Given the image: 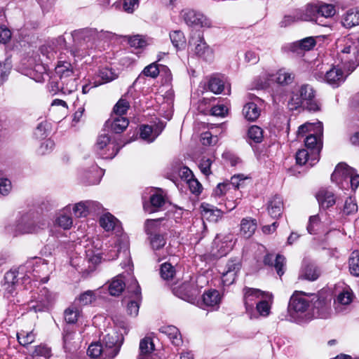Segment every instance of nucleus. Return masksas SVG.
Instances as JSON below:
<instances>
[{
  "mask_svg": "<svg viewBox=\"0 0 359 359\" xmlns=\"http://www.w3.org/2000/svg\"><path fill=\"white\" fill-rule=\"evenodd\" d=\"M291 109L303 108L309 111H320V104L316 98V90L309 84H302L292 93L288 102Z\"/></svg>",
  "mask_w": 359,
  "mask_h": 359,
  "instance_id": "obj_1",
  "label": "nucleus"
},
{
  "mask_svg": "<svg viewBox=\"0 0 359 359\" xmlns=\"http://www.w3.org/2000/svg\"><path fill=\"white\" fill-rule=\"evenodd\" d=\"M97 29L95 28L86 27L73 31L72 36L75 46L73 55L84 56L88 54L89 50L97 46Z\"/></svg>",
  "mask_w": 359,
  "mask_h": 359,
  "instance_id": "obj_2",
  "label": "nucleus"
},
{
  "mask_svg": "<svg viewBox=\"0 0 359 359\" xmlns=\"http://www.w3.org/2000/svg\"><path fill=\"white\" fill-rule=\"evenodd\" d=\"M331 180L337 184L341 189L349 187L355 191L359 186V175L355 170L344 163H339L331 175Z\"/></svg>",
  "mask_w": 359,
  "mask_h": 359,
  "instance_id": "obj_3",
  "label": "nucleus"
},
{
  "mask_svg": "<svg viewBox=\"0 0 359 359\" xmlns=\"http://www.w3.org/2000/svg\"><path fill=\"white\" fill-rule=\"evenodd\" d=\"M309 300L302 294H293L290 299L288 313L290 320L301 323L311 319V314L308 313Z\"/></svg>",
  "mask_w": 359,
  "mask_h": 359,
  "instance_id": "obj_4",
  "label": "nucleus"
},
{
  "mask_svg": "<svg viewBox=\"0 0 359 359\" xmlns=\"http://www.w3.org/2000/svg\"><path fill=\"white\" fill-rule=\"evenodd\" d=\"M114 327L103 337L102 340L104 341H110L114 344V346H118V349L124 341V334H127L129 331L128 323L125 318L122 316H115L112 318Z\"/></svg>",
  "mask_w": 359,
  "mask_h": 359,
  "instance_id": "obj_5",
  "label": "nucleus"
},
{
  "mask_svg": "<svg viewBox=\"0 0 359 359\" xmlns=\"http://www.w3.org/2000/svg\"><path fill=\"white\" fill-rule=\"evenodd\" d=\"M55 302V295L46 287H43L32 297L28 303V309L35 313L48 311Z\"/></svg>",
  "mask_w": 359,
  "mask_h": 359,
  "instance_id": "obj_6",
  "label": "nucleus"
},
{
  "mask_svg": "<svg viewBox=\"0 0 359 359\" xmlns=\"http://www.w3.org/2000/svg\"><path fill=\"white\" fill-rule=\"evenodd\" d=\"M127 291L130 295L125 297L123 302L126 304L128 314L135 317L138 314L140 304L142 301L141 289L137 280L131 279L130 285L127 287Z\"/></svg>",
  "mask_w": 359,
  "mask_h": 359,
  "instance_id": "obj_7",
  "label": "nucleus"
},
{
  "mask_svg": "<svg viewBox=\"0 0 359 359\" xmlns=\"http://www.w3.org/2000/svg\"><path fill=\"white\" fill-rule=\"evenodd\" d=\"M20 271L26 272L25 276L30 278V275L34 277H41L46 276L50 271L48 262L41 258L34 257L29 259L27 262L20 266Z\"/></svg>",
  "mask_w": 359,
  "mask_h": 359,
  "instance_id": "obj_8",
  "label": "nucleus"
},
{
  "mask_svg": "<svg viewBox=\"0 0 359 359\" xmlns=\"http://www.w3.org/2000/svg\"><path fill=\"white\" fill-rule=\"evenodd\" d=\"M95 149L102 158L111 159L118 154L120 147L111 140L108 135L101 134L97 137Z\"/></svg>",
  "mask_w": 359,
  "mask_h": 359,
  "instance_id": "obj_9",
  "label": "nucleus"
},
{
  "mask_svg": "<svg viewBox=\"0 0 359 359\" xmlns=\"http://www.w3.org/2000/svg\"><path fill=\"white\" fill-rule=\"evenodd\" d=\"M243 292V302L245 304L246 312L250 315L252 318V312L254 311V304L256 300L262 298L272 299L273 294L269 292L262 291L259 289L245 287Z\"/></svg>",
  "mask_w": 359,
  "mask_h": 359,
  "instance_id": "obj_10",
  "label": "nucleus"
},
{
  "mask_svg": "<svg viewBox=\"0 0 359 359\" xmlns=\"http://www.w3.org/2000/svg\"><path fill=\"white\" fill-rule=\"evenodd\" d=\"M311 314L312 318H319L326 319L331 316V299L316 296L312 299V307Z\"/></svg>",
  "mask_w": 359,
  "mask_h": 359,
  "instance_id": "obj_11",
  "label": "nucleus"
},
{
  "mask_svg": "<svg viewBox=\"0 0 359 359\" xmlns=\"http://www.w3.org/2000/svg\"><path fill=\"white\" fill-rule=\"evenodd\" d=\"M45 226V223H41L40 225L36 224L32 216L26 214L17 221L13 233L17 236L20 233H36L39 229H43Z\"/></svg>",
  "mask_w": 359,
  "mask_h": 359,
  "instance_id": "obj_12",
  "label": "nucleus"
},
{
  "mask_svg": "<svg viewBox=\"0 0 359 359\" xmlns=\"http://www.w3.org/2000/svg\"><path fill=\"white\" fill-rule=\"evenodd\" d=\"M315 77L318 80L326 82L334 88L338 87L345 80V76L342 69L335 66H333L330 69L326 70L325 73H316Z\"/></svg>",
  "mask_w": 359,
  "mask_h": 359,
  "instance_id": "obj_13",
  "label": "nucleus"
},
{
  "mask_svg": "<svg viewBox=\"0 0 359 359\" xmlns=\"http://www.w3.org/2000/svg\"><path fill=\"white\" fill-rule=\"evenodd\" d=\"M337 47L339 49L338 55H341L347 60L346 53L351 50L357 51L359 49V33H351L339 39Z\"/></svg>",
  "mask_w": 359,
  "mask_h": 359,
  "instance_id": "obj_14",
  "label": "nucleus"
},
{
  "mask_svg": "<svg viewBox=\"0 0 359 359\" xmlns=\"http://www.w3.org/2000/svg\"><path fill=\"white\" fill-rule=\"evenodd\" d=\"M189 43L191 46H194L193 50L198 57L207 61L212 60L213 51L206 43L203 35L200 32L197 34L196 39L191 38Z\"/></svg>",
  "mask_w": 359,
  "mask_h": 359,
  "instance_id": "obj_15",
  "label": "nucleus"
},
{
  "mask_svg": "<svg viewBox=\"0 0 359 359\" xmlns=\"http://www.w3.org/2000/svg\"><path fill=\"white\" fill-rule=\"evenodd\" d=\"M62 347L65 353L71 355L76 352L79 343L76 340V330L73 327L67 325L62 332Z\"/></svg>",
  "mask_w": 359,
  "mask_h": 359,
  "instance_id": "obj_16",
  "label": "nucleus"
},
{
  "mask_svg": "<svg viewBox=\"0 0 359 359\" xmlns=\"http://www.w3.org/2000/svg\"><path fill=\"white\" fill-rule=\"evenodd\" d=\"M249 98L252 100L251 102H248L243 109V114L245 118L250 121H255L260 116V109L258 104L262 103V100L257 96L249 94Z\"/></svg>",
  "mask_w": 359,
  "mask_h": 359,
  "instance_id": "obj_17",
  "label": "nucleus"
},
{
  "mask_svg": "<svg viewBox=\"0 0 359 359\" xmlns=\"http://www.w3.org/2000/svg\"><path fill=\"white\" fill-rule=\"evenodd\" d=\"M103 175V171L96 164L92 163L89 167L83 169L81 177L84 183L88 185L98 184Z\"/></svg>",
  "mask_w": 359,
  "mask_h": 359,
  "instance_id": "obj_18",
  "label": "nucleus"
},
{
  "mask_svg": "<svg viewBox=\"0 0 359 359\" xmlns=\"http://www.w3.org/2000/svg\"><path fill=\"white\" fill-rule=\"evenodd\" d=\"M86 260L94 268L96 265L101 263L102 261L114 260L118 257V250L116 249L110 250L107 254L95 253L93 250H86Z\"/></svg>",
  "mask_w": 359,
  "mask_h": 359,
  "instance_id": "obj_19",
  "label": "nucleus"
},
{
  "mask_svg": "<svg viewBox=\"0 0 359 359\" xmlns=\"http://www.w3.org/2000/svg\"><path fill=\"white\" fill-rule=\"evenodd\" d=\"M185 22L190 26L210 27L211 21L203 14L194 11H187L183 15Z\"/></svg>",
  "mask_w": 359,
  "mask_h": 359,
  "instance_id": "obj_20",
  "label": "nucleus"
},
{
  "mask_svg": "<svg viewBox=\"0 0 359 359\" xmlns=\"http://www.w3.org/2000/svg\"><path fill=\"white\" fill-rule=\"evenodd\" d=\"M172 291L175 295L187 302L194 299L197 294V289L189 282H185L178 287H175Z\"/></svg>",
  "mask_w": 359,
  "mask_h": 359,
  "instance_id": "obj_21",
  "label": "nucleus"
},
{
  "mask_svg": "<svg viewBox=\"0 0 359 359\" xmlns=\"http://www.w3.org/2000/svg\"><path fill=\"white\" fill-rule=\"evenodd\" d=\"M316 44L315 38L309 36L290 44L289 48L291 52L302 55L305 51L311 50Z\"/></svg>",
  "mask_w": 359,
  "mask_h": 359,
  "instance_id": "obj_22",
  "label": "nucleus"
},
{
  "mask_svg": "<svg viewBox=\"0 0 359 359\" xmlns=\"http://www.w3.org/2000/svg\"><path fill=\"white\" fill-rule=\"evenodd\" d=\"M323 126L321 122L318 123L316 134H311L305 139V146L308 149H311V152L318 151V156L321 147V137L323 136Z\"/></svg>",
  "mask_w": 359,
  "mask_h": 359,
  "instance_id": "obj_23",
  "label": "nucleus"
},
{
  "mask_svg": "<svg viewBox=\"0 0 359 359\" xmlns=\"http://www.w3.org/2000/svg\"><path fill=\"white\" fill-rule=\"evenodd\" d=\"M118 76V73L114 69L108 67H101L96 74V78L98 79V80H95L93 82V87H97L100 85L109 83L116 79Z\"/></svg>",
  "mask_w": 359,
  "mask_h": 359,
  "instance_id": "obj_24",
  "label": "nucleus"
},
{
  "mask_svg": "<svg viewBox=\"0 0 359 359\" xmlns=\"http://www.w3.org/2000/svg\"><path fill=\"white\" fill-rule=\"evenodd\" d=\"M297 18L302 21L318 22V3L309 4L305 7L297 10Z\"/></svg>",
  "mask_w": 359,
  "mask_h": 359,
  "instance_id": "obj_25",
  "label": "nucleus"
},
{
  "mask_svg": "<svg viewBox=\"0 0 359 359\" xmlns=\"http://www.w3.org/2000/svg\"><path fill=\"white\" fill-rule=\"evenodd\" d=\"M159 332L166 335L175 346H180L183 344L181 333L177 327L173 325H165L159 328Z\"/></svg>",
  "mask_w": 359,
  "mask_h": 359,
  "instance_id": "obj_26",
  "label": "nucleus"
},
{
  "mask_svg": "<svg viewBox=\"0 0 359 359\" xmlns=\"http://www.w3.org/2000/svg\"><path fill=\"white\" fill-rule=\"evenodd\" d=\"M129 124L128 120L121 116L111 115V118L106 122L105 125L115 133H121Z\"/></svg>",
  "mask_w": 359,
  "mask_h": 359,
  "instance_id": "obj_27",
  "label": "nucleus"
},
{
  "mask_svg": "<svg viewBox=\"0 0 359 359\" xmlns=\"http://www.w3.org/2000/svg\"><path fill=\"white\" fill-rule=\"evenodd\" d=\"M269 215L273 219H278L282 215L283 211V201L280 196L272 197L267 205Z\"/></svg>",
  "mask_w": 359,
  "mask_h": 359,
  "instance_id": "obj_28",
  "label": "nucleus"
},
{
  "mask_svg": "<svg viewBox=\"0 0 359 359\" xmlns=\"http://www.w3.org/2000/svg\"><path fill=\"white\" fill-rule=\"evenodd\" d=\"M319 160L318 151L311 152L307 149H300L296 154V161L299 165L308 163L310 166L315 165Z\"/></svg>",
  "mask_w": 359,
  "mask_h": 359,
  "instance_id": "obj_29",
  "label": "nucleus"
},
{
  "mask_svg": "<svg viewBox=\"0 0 359 359\" xmlns=\"http://www.w3.org/2000/svg\"><path fill=\"white\" fill-rule=\"evenodd\" d=\"M201 209L203 217L212 222H217L223 215L221 210L208 203H202Z\"/></svg>",
  "mask_w": 359,
  "mask_h": 359,
  "instance_id": "obj_30",
  "label": "nucleus"
},
{
  "mask_svg": "<svg viewBox=\"0 0 359 359\" xmlns=\"http://www.w3.org/2000/svg\"><path fill=\"white\" fill-rule=\"evenodd\" d=\"M316 198L320 206L323 209H327L336 203V198L333 192L322 189L316 194Z\"/></svg>",
  "mask_w": 359,
  "mask_h": 359,
  "instance_id": "obj_31",
  "label": "nucleus"
},
{
  "mask_svg": "<svg viewBox=\"0 0 359 359\" xmlns=\"http://www.w3.org/2000/svg\"><path fill=\"white\" fill-rule=\"evenodd\" d=\"M264 263L266 265L274 266L278 275L281 277L285 271L283 267L285 265V258L283 255H277L274 259L272 254H268L264 257Z\"/></svg>",
  "mask_w": 359,
  "mask_h": 359,
  "instance_id": "obj_32",
  "label": "nucleus"
},
{
  "mask_svg": "<svg viewBox=\"0 0 359 359\" xmlns=\"http://www.w3.org/2000/svg\"><path fill=\"white\" fill-rule=\"evenodd\" d=\"M342 25L346 28H351L359 25V9L358 8L348 10L341 19Z\"/></svg>",
  "mask_w": 359,
  "mask_h": 359,
  "instance_id": "obj_33",
  "label": "nucleus"
},
{
  "mask_svg": "<svg viewBox=\"0 0 359 359\" xmlns=\"http://www.w3.org/2000/svg\"><path fill=\"white\" fill-rule=\"evenodd\" d=\"M99 222L100 226L107 231L118 229L120 227L119 221L109 212L101 216Z\"/></svg>",
  "mask_w": 359,
  "mask_h": 359,
  "instance_id": "obj_34",
  "label": "nucleus"
},
{
  "mask_svg": "<svg viewBox=\"0 0 359 359\" xmlns=\"http://www.w3.org/2000/svg\"><path fill=\"white\" fill-rule=\"evenodd\" d=\"M257 224L255 219L243 218L241 222V233L246 238H250L257 229Z\"/></svg>",
  "mask_w": 359,
  "mask_h": 359,
  "instance_id": "obj_35",
  "label": "nucleus"
},
{
  "mask_svg": "<svg viewBox=\"0 0 359 359\" xmlns=\"http://www.w3.org/2000/svg\"><path fill=\"white\" fill-rule=\"evenodd\" d=\"M346 55L347 60L341 55H339V58L349 71L353 72L359 65V48L357 51H348Z\"/></svg>",
  "mask_w": 359,
  "mask_h": 359,
  "instance_id": "obj_36",
  "label": "nucleus"
},
{
  "mask_svg": "<svg viewBox=\"0 0 359 359\" xmlns=\"http://www.w3.org/2000/svg\"><path fill=\"white\" fill-rule=\"evenodd\" d=\"M320 275V270L313 264H308L302 267L300 277L310 281H314Z\"/></svg>",
  "mask_w": 359,
  "mask_h": 359,
  "instance_id": "obj_37",
  "label": "nucleus"
},
{
  "mask_svg": "<svg viewBox=\"0 0 359 359\" xmlns=\"http://www.w3.org/2000/svg\"><path fill=\"white\" fill-rule=\"evenodd\" d=\"M26 274V272L22 273L20 271V267L17 271H9L5 273L4 276V280L5 283L4 285L6 286V289L8 290L9 292H13V287L15 285V284L19 280V275H22L20 278H25V275Z\"/></svg>",
  "mask_w": 359,
  "mask_h": 359,
  "instance_id": "obj_38",
  "label": "nucleus"
},
{
  "mask_svg": "<svg viewBox=\"0 0 359 359\" xmlns=\"http://www.w3.org/2000/svg\"><path fill=\"white\" fill-rule=\"evenodd\" d=\"M55 73L59 76L60 80L74 76V70L72 65L67 62H59L55 67Z\"/></svg>",
  "mask_w": 359,
  "mask_h": 359,
  "instance_id": "obj_39",
  "label": "nucleus"
},
{
  "mask_svg": "<svg viewBox=\"0 0 359 359\" xmlns=\"http://www.w3.org/2000/svg\"><path fill=\"white\" fill-rule=\"evenodd\" d=\"M294 74L285 68L280 69L275 74L276 81L281 86L290 85L294 81Z\"/></svg>",
  "mask_w": 359,
  "mask_h": 359,
  "instance_id": "obj_40",
  "label": "nucleus"
},
{
  "mask_svg": "<svg viewBox=\"0 0 359 359\" xmlns=\"http://www.w3.org/2000/svg\"><path fill=\"white\" fill-rule=\"evenodd\" d=\"M56 224L64 229H69L73 224L72 218L70 215V207L66 206L63 211L60 213L56 219Z\"/></svg>",
  "mask_w": 359,
  "mask_h": 359,
  "instance_id": "obj_41",
  "label": "nucleus"
},
{
  "mask_svg": "<svg viewBox=\"0 0 359 359\" xmlns=\"http://www.w3.org/2000/svg\"><path fill=\"white\" fill-rule=\"evenodd\" d=\"M102 347V359H113L119 353L118 346H114V344L102 340L100 341Z\"/></svg>",
  "mask_w": 359,
  "mask_h": 359,
  "instance_id": "obj_42",
  "label": "nucleus"
},
{
  "mask_svg": "<svg viewBox=\"0 0 359 359\" xmlns=\"http://www.w3.org/2000/svg\"><path fill=\"white\" fill-rule=\"evenodd\" d=\"M126 287V283L122 275L115 277L109 285V292L112 296H118L122 293Z\"/></svg>",
  "mask_w": 359,
  "mask_h": 359,
  "instance_id": "obj_43",
  "label": "nucleus"
},
{
  "mask_svg": "<svg viewBox=\"0 0 359 359\" xmlns=\"http://www.w3.org/2000/svg\"><path fill=\"white\" fill-rule=\"evenodd\" d=\"M352 302V294L348 291H343L339 293L334 300V308L337 312H342L344 306L348 305Z\"/></svg>",
  "mask_w": 359,
  "mask_h": 359,
  "instance_id": "obj_44",
  "label": "nucleus"
},
{
  "mask_svg": "<svg viewBox=\"0 0 359 359\" xmlns=\"http://www.w3.org/2000/svg\"><path fill=\"white\" fill-rule=\"evenodd\" d=\"M220 301L219 293L216 290H208L203 294V302L207 306H217Z\"/></svg>",
  "mask_w": 359,
  "mask_h": 359,
  "instance_id": "obj_45",
  "label": "nucleus"
},
{
  "mask_svg": "<svg viewBox=\"0 0 359 359\" xmlns=\"http://www.w3.org/2000/svg\"><path fill=\"white\" fill-rule=\"evenodd\" d=\"M205 89L215 94H220L224 90V81L219 76H212L208 80Z\"/></svg>",
  "mask_w": 359,
  "mask_h": 359,
  "instance_id": "obj_46",
  "label": "nucleus"
},
{
  "mask_svg": "<svg viewBox=\"0 0 359 359\" xmlns=\"http://www.w3.org/2000/svg\"><path fill=\"white\" fill-rule=\"evenodd\" d=\"M273 298H262L256 304V311L260 316L267 317L271 313Z\"/></svg>",
  "mask_w": 359,
  "mask_h": 359,
  "instance_id": "obj_47",
  "label": "nucleus"
},
{
  "mask_svg": "<svg viewBox=\"0 0 359 359\" xmlns=\"http://www.w3.org/2000/svg\"><path fill=\"white\" fill-rule=\"evenodd\" d=\"M170 39L173 46L177 49H183L186 46V39L183 32L180 30H175L170 32Z\"/></svg>",
  "mask_w": 359,
  "mask_h": 359,
  "instance_id": "obj_48",
  "label": "nucleus"
},
{
  "mask_svg": "<svg viewBox=\"0 0 359 359\" xmlns=\"http://www.w3.org/2000/svg\"><path fill=\"white\" fill-rule=\"evenodd\" d=\"M335 8L332 4L318 3V18L324 17L325 18H331L335 14Z\"/></svg>",
  "mask_w": 359,
  "mask_h": 359,
  "instance_id": "obj_49",
  "label": "nucleus"
},
{
  "mask_svg": "<svg viewBox=\"0 0 359 359\" xmlns=\"http://www.w3.org/2000/svg\"><path fill=\"white\" fill-rule=\"evenodd\" d=\"M349 271L351 275L359 276V251H353L348 259Z\"/></svg>",
  "mask_w": 359,
  "mask_h": 359,
  "instance_id": "obj_50",
  "label": "nucleus"
},
{
  "mask_svg": "<svg viewBox=\"0 0 359 359\" xmlns=\"http://www.w3.org/2000/svg\"><path fill=\"white\" fill-rule=\"evenodd\" d=\"M154 350V344L149 337H144L140 341L139 355L147 356V354L151 353Z\"/></svg>",
  "mask_w": 359,
  "mask_h": 359,
  "instance_id": "obj_51",
  "label": "nucleus"
},
{
  "mask_svg": "<svg viewBox=\"0 0 359 359\" xmlns=\"http://www.w3.org/2000/svg\"><path fill=\"white\" fill-rule=\"evenodd\" d=\"M19 343L22 346L32 344L35 339V334L32 332L20 331L17 334Z\"/></svg>",
  "mask_w": 359,
  "mask_h": 359,
  "instance_id": "obj_52",
  "label": "nucleus"
},
{
  "mask_svg": "<svg viewBox=\"0 0 359 359\" xmlns=\"http://www.w3.org/2000/svg\"><path fill=\"white\" fill-rule=\"evenodd\" d=\"M51 355V350L46 345L41 344L36 346L33 351L32 356L34 359L43 358L48 359Z\"/></svg>",
  "mask_w": 359,
  "mask_h": 359,
  "instance_id": "obj_53",
  "label": "nucleus"
},
{
  "mask_svg": "<svg viewBox=\"0 0 359 359\" xmlns=\"http://www.w3.org/2000/svg\"><path fill=\"white\" fill-rule=\"evenodd\" d=\"M79 310L75 307H69L64 312L65 320L67 324H74L78 320Z\"/></svg>",
  "mask_w": 359,
  "mask_h": 359,
  "instance_id": "obj_54",
  "label": "nucleus"
},
{
  "mask_svg": "<svg viewBox=\"0 0 359 359\" xmlns=\"http://www.w3.org/2000/svg\"><path fill=\"white\" fill-rule=\"evenodd\" d=\"M248 135L255 143H259L263 139V130L257 126H252L248 129Z\"/></svg>",
  "mask_w": 359,
  "mask_h": 359,
  "instance_id": "obj_55",
  "label": "nucleus"
},
{
  "mask_svg": "<svg viewBox=\"0 0 359 359\" xmlns=\"http://www.w3.org/2000/svg\"><path fill=\"white\" fill-rule=\"evenodd\" d=\"M95 300V295L93 291L87 290L83 293L81 294L79 297L76 299L79 305L86 306L91 304Z\"/></svg>",
  "mask_w": 359,
  "mask_h": 359,
  "instance_id": "obj_56",
  "label": "nucleus"
},
{
  "mask_svg": "<svg viewBox=\"0 0 359 359\" xmlns=\"http://www.w3.org/2000/svg\"><path fill=\"white\" fill-rule=\"evenodd\" d=\"M358 211V205L352 197L346 198L343 207V213L346 215L355 214Z\"/></svg>",
  "mask_w": 359,
  "mask_h": 359,
  "instance_id": "obj_57",
  "label": "nucleus"
},
{
  "mask_svg": "<svg viewBox=\"0 0 359 359\" xmlns=\"http://www.w3.org/2000/svg\"><path fill=\"white\" fill-rule=\"evenodd\" d=\"M129 103L127 100L121 99L118 101V102L115 104L113 109V114L114 116H121L126 114L128 109H129Z\"/></svg>",
  "mask_w": 359,
  "mask_h": 359,
  "instance_id": "obj_58",
  "label": "nucleus"
},
{
  "mask_svg": "<svg viewBox=\"0 0 359 359\" xmlns=\"http://www.w3.org/2000/svg\"><path fill=\"white\" fill-rule=\"evenodd\" d=\"M150 203L153 208L151 212H156L165 204V200L161 194L155 193L151 196Z\"/></svg>",
  "mask_w": 359,
  "mask_h": 359,
  "instance_id": "obj_59",
  "label": "nucleus"
},
{
  "mask_svg": "<svg viewBox=\"0 0 359 359\" xmlns=\"http://www.w3.org/2000/svg\"><path fill=\"white\" fill-rule=\"evenodd\" d=\"M76 80L74 76L70 77L69 79H64L61 81L62 85V92L64 94H69L76 89Z\"/></svg>",
  "mask_w": 359,
  "mask_h": 359,
  "instance_id": "obj_60",
  "label": "nucleus"
},
{
  "mask_svg": "<svg viewBox=\"0 0 359 359\" xmlns=\"http://www.w3.org/2000/svg\"><path fill=\"white\" fill-rule=\"evenodd\" d=\"M74 214L76 217H84L88 215L87 201H81L74 205L73 208Z\"/></svg>",
  "mask_w": 359,
  "mask_h": 359,
  "instance_id": "obj_61",
  "label": "nucleus"
},
{
  "mask_svg": "<svg viewBox=\"0 0 359 359\" xmlns=\"http://www.w3.org/2000/svg\"><path fill=\"white\" fill-rule=\"evenodd\" d=\"M102 349L100 341L92 343L88 348L87 353L91 358H100V359H102Z\"/></svg>",
  "mask_w": 359,
  "mask_h": 359,
  "instance_id": "obj_62",
  "label": "nucleus"
},
{
  "mask_svg": "<svg viewBox=\"0 0 359 359\" xmlns=\"http://www.w3.org/2000/svg\"><path fill=\"white\" fill-rule=\"evenodd\" d=\"M150 243L152 248L157 250L163 248L165 245V239L163 235L154 233L151 235Z\"/></svg>",
  "mask_w": 359,
  "mask_h": 359,
  "instance_id": "obj_63",
  "label": "nucleus"
},
{
  "mask_svg": "<svg viewBox=\"0 0 359 359\" xmlns=\"http://www.w3.org/2000/svg\"><path fill=\"white\" fill-rule=\"evenodd\" d=\"M160 73V69L156 62H153L147 67L142 71V74L146 76L153 79H156Z\"/></svg>",
  "mask_w": 359,
  "mask_h": 359,
  "instance_id": "obj_64",
  "label": "nucleus"
}]
</instances>
